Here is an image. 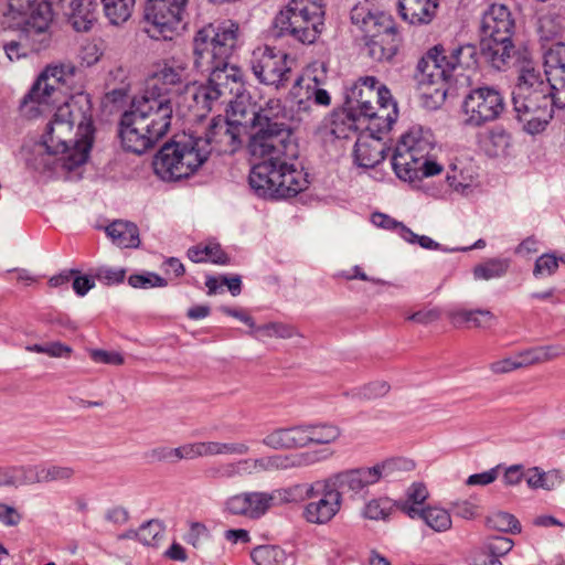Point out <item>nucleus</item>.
Wrapping results in <instances>:
<instances>
[{
	"label": "nucleus",
	"instance_id": "23",
	"mask_svg": "<svg viewBox=\"0 0 565 565\" xmlns=\"http://www.w3.org/2000/svg\"><path fill=\"white\" fill-rule=\"evenodd\" d=\"M446 317L455 329L488 330L497 323L495 315L482 308L455 306L446 310Z\"/></svg>",
	"mask_w": 565,
	"mask_h": 565
},
{
	"label": "nucleus",
	"instance_id": "10",
	"mask_svg": "<svg viewBox=\"0 0 565 565\" xmlns=\"http://www.w3.org/2000/svg\"><path fill=\"white\" fill-rule=\"evenodd\" d=\"M322 14L319 0H291L285 10V31L303 44L313 43Z\"/></svg>",
	"mask_w": 565,
	"mask_h": 565
},
{
	"label": "nucleus",
	"instance_id": "29",
	"mask_svg": "<svg viewBox=\"0 0 565 565\" xmlns=\"http://www.w3.org/2000/svg\"><path fill=\"white\" fill-rule=\"evenodd\" d=\"M439 0H399L398 11L401 18L411 25L422 26L433 22L436 18Z\"/></svg>",
	"mask_w": 565,
	"mask_h": 565
},
{
	"label": "nucleus",
	"instance_id": "30",
	"mask_svg": "<svg viewBox=\"0 0 565 565\" xmlns=\"http://www.w3.org/2000/svg\"><path fill=\"white\" fill-rule=\"evenodd\" d=\"M126 270L122 268L100 267L88 275H82L77 269L63 270L52 276L47 282H94L95 280L106 282H124Z\"/></svg>",
	"mask_w": 565,
	"mask_h": 565
},
{
	"label": "nucleus",
	"instance_id": "50",
	"mask_svg": "<svg viewBox=\"0 0 565 565\" xmlns=\"http://www.w3.org/2000/svg\"><path fill=\"white\" fill-rule=\"evenodd\" d=\"M255 565H281L282 548L278 545H259L250 552Z\"/></svg>",
	"mask_w": 565,
	"mask_h": 565
},
{
	"label": "nucleus",
	"instance_id": "13",
	"mask_svg": "<svg viewBox=\"0 0 565 565\" xmlns=\"http://www.w3.org/2000/svg\"><path fill=\"white\" fill-rule=\"evenodd\" d=\"M318 495H320L318 500L305 505L302 516L308 523L322 525L329 523L339 513L343 499L340 488L331 476L318 480Z\"/></svg>",
	"mask_w": 565,
	"mask_h": 565
},
{
	"label": "nucleus",
	"instance_id": "2",
	"mask_svg": "<svg viewBox=\"0 0 565 565\" xmlns=\"http://www.w3.org/2000/svg\"><path fill=\"white\" fill-rule=\"evenodd\" d=\"M282 104L279 98L269 99L256 118V122L247 129V148L253 157L266 158L254 164L248 177L254 192L265 200L282 199V159L278 146L282 145Z\"/></svg>",
	"mask_w": 565,
	"mask_h": 565
},
{
	"label": "nucleus",
	"instance_id": "17",
	"mask_svg": "<svg viewBox=\"0 0 565 565\" xmlns=\"http://www.w3.org/2000/svg\"><path fill=\"white\" fill-rule=\"evenodd\" d=\"M250 66L260 83L279 87L282 82V55L275 47H256L252 53Z\"/></svg>",
	"mask_w": 565,
	"mask_h": 565
},
{
	"label": "nucleus",
	"instance_id": "8",
	"mask_svg": "<svg viewBox=\"0 0 565 565\" xmlns=\"http://www.w3.org/2000/svg\"><path fill=\"white\" fill-rule=\"evenodd\" d=\"M126 113L140 124V129L151 131L153 136L162 139L171 126L173 108L170 97L145 92L141 97L132 100Z\"/></svg>",
	"mask_w": 565,
	"mask_h": 565
},
{
	"label": "nucleus",
	"instance_id": "20",
	"mask_svg": "<svg viewBox=\"0 0 565 565\" xmlns=\"http://www.w3.org/2000/svg\"><path fill=\"white\" fill-rule=\"evenodd\" d=\"M513 107L516 113L518 120L522 124L523 129L531 135L542 131L552 118L553 98H545V102H534L529 99L524 105L518 103V99H512Z\"/></svg>",
	"mask_w": 565,
	"mask_h": 565
},
{
	"label": "nucleus",
	"instance_id": "54",
	"mask_svg": "<svg viewBox=\"0 0 565 565\" xmlns=\"http://www.w3.org/2000/svg\"><path fill=\"white\" fill-rule=\"evenodd\" d=\"M508 268V262L491 259L475 268V277L480 280L499 279L507 273Z\"/></svg>",
	"mask_w": 565,
	"mask_h": 565
},
{
	"label": "nucleus",
	"instance_id": "26",
	"mask_svg": "<svg viewBox=\"0 0 565 565\" xmlns=\"http://www.w3.org/2000/svg\"><path fill=\"white\" fill-rule=\"evenodd\" d=\"M298 156L297 139L285 140V157L294 160L291 163L285 161V199L296 196L309 185L308 175L303 171L302 163L298 161Z\"/></svg>",
	"mask_w": 565,
	"mask_h": 565
},
{
	"label": "nucleus",
	"instance_id": "36",
	"mask_svg": "<svg viewBox=\"0 0 565 565\" xmlns=\"http://www.w3.org/2000/svg\"><path fill=\"white\" fill-rule=\"evenodd\" d=\"M564 475L559 469L544 471L540 467H531L525 471V482L532 490L551 491L563 484Z\"/></svg>",
	"mask_w": 565,
	"mask_h": 565
},
{
	"label": "nucleus",
	"instance_id": "64",
	"mask_svg": "<svg viewBox=\"0 0 565 565\" xmlns=\"http://www.w3.org/2000/svg\"><path fill=\"white\" fill-rule=\"evenodd\" d=\"M102 55L103 52L96 43H86L79 52L81 64L87 67L93 66L100 60Z\"/></svg>",
	"mask_w": 565,
	"mask_h": 565
},
{
	"label": "nucleus",
	"instance_id": "14",
	"mask_svg": "<svg viewBox=\"0 0 565 565\" xmlns=\"http://www.w3.org/2000/svg\"><path fill=\"white\" fill-rule=\"evenodd\" d=\"M186 81L185 64L173 57L157 65L156 71L147 79L145 92L169 97V94L180 92L186 86Z\"/></svg>",
	"mask_w": 565,
	"mask_h": 565
},
{
	"label": "nucleus",
	"instance_id": "32",
	"mask_svg": "<svg viewBox=\"0 0 565 565\" xmlns=\"http://www.w3.org/2000/svg\"><path fill=\"white\" fill-rule=\"evenodd\" d=\"M563 355H565V347L562 344L537 345L516 352L521 369L547 363Z\"/></svg>",
	"mask_w": 565,
	"mask_h": 565
},
{
	"label": "nucleus",
	"instance_id": "47",
	"mask_svg": "<svg viewBox=\"0 0 565 565\" xmlns=\"http://www.w3.org/2000/svg\"><path fill=\"white\" fill-rule=\"evenodd\" d=\"M429 492L425 483L413 482L405 492V499L396 501V508L406 514V507L412 509H420L428 499Z\"/></svg>",
	"mask_w": 565,
	"mask_h": 565
},
{
	"label": "nucleus",
	"instance_id": "60",
	"mask_svg": "<svg viewBox=\"0 0 565 565\" xmlns=\"http://www.w3.org/2000/svg\"><path fill=\"white\" fill-rule=\"evenodd\" d=\"M470 565H503L500 559H498L492 552L489 551V547L486 543L481 546L476 547L471 551L469 556Z\"/></svg>",
	"mask_w": 565,
	"mask_h": 565
},
{
	"label": "nucleus",
	"instance_id": "57",
	"mask_svg": "<svg viewBox=\"0 0 565 565\" xmlns=\"http://www.w3.org/2000/svg\"><path fill=\"white\" fill-rule=\"evenodd\" d=\"M310 444L308 425L285 428V448H299Z\"/></svg>",
	"mask_w": 565,
	"mask_h": 565
},
{
	"label": "nucleus",
	"instance_id": "7",
	"mask_svg": "<svg viewBox=\"0 0 565 565\" xmlns=\"http://www.w3.org/2000/svg\"><path fill=\"white\" fill-rule=\"evenodd\" d=\"M207 160V149L193 136H175L153 158L154 173L163 181L189 178Z\"/></svg>",
	"mask_w": 565,
	"mask_h": 565
},
{
	"label": "nucleus",
	"instance_id": "58",
	"mask_svg": "<svg viewBox=\"0 0 565 565\" xmlns=\"http://www.w3.org/2000/svg\"><path fill=\"white\" fill-rule=\"evenodd\" d=\"M42 483L68 481L75 473L74 469L67 466L42 463Z\"/></svg>",
	"mask_w": 565,
	"mask_h": 565
},
{
	"label": "nucleus",
	"instance_id": "63",
	"mask_svg": "<svg viewBox=\"0 0 565 565\" xmlns=\"http://www.w3.org/2000/svg\"><path fill=\"white\" fill-rule=\"evenodd\" d=\"M516 353L512 356H505L489 364V370L494 375H502L520 370Z\"/></svg>",
	"mask_w": 565,
	"mask_h": 565
},
{
	"label": "nucleus",
	"instance_id": "27",
	"mask_svg": "<svg viewBox=\"0 0 565 565\" xmlns=\"http://www.w3.org/2000/svg\"><path fill=\"white\" fill-rule=\"evenodd\" d=\"M222 105L228 106L226 118L239 126L244 132H247L249 126L256 122V117H260V113L264 109V107L256 109L249 103V97L244 94V85L239 89L238 95L224 98Z\"/></svg>",
	"mask_w": 565,
	"mask_h": 565
},
{
	"label": "nucleus",
	"instance_id": "21",
	"mask_svg": "<svg viewBox=\"0 0 565 565\" xmlns=\"http://www.w3.org/2000/svg\"><path fill=\"white\" fill-rule=\"evenodd\" d=\"M140 124L126 111L122 114L119 122V139L121 147L125 151L142 154L152 149L160 140L153 136L151 131L147 132L146 129H140Z\"/></svg>",
	"mask_w": 565,
	"mask_h": 565
},
{
	"label": "nucleus",
	"instance_id": "12",
	"mask_svg": "<svg viewBox=\"0 0 565 565\" xmlns=\"http://www.w3.org/2000/svg\"><path fill=\"white\" fill-rule=\"evenodd\" d=\"M462 110L467 125L481 126L499 117L503 110V98L493 88H477L465 98Z\"/></svg>",
	"mask_w": 565,
	"mask_h": 565
},
{
	"label": "nucleus",
	"instance_id": "48",
	"mask_svg": "<svg viewBox=\"0 0 565 565\" xmlns=\"http://www.w3.org/2000/svg\"><path fill=\"white\" fill-rule=\"evenodd\" d=\"M486 524L489 529L505 533H520L521 524L511 513L498 511L487 516Z\"/></svg>",
	"mask_w": 565,
	"mask_h": 565
},
{
	"label": "nucleus",
	"instance_id": "38",
	"mask_svg": "<svg viewBox=\"0 0 565 565\" xmlns=\"http://www.w3.org/2000/svg\"><path fill=\"white\" fill-rule=\"evenodd\" d=\"M74 9L73 13L70 12L66 15L70 24L77 32H88L97 21V2L95 0H81Z\"/></svg>",
	"mask_w": 565,
	"mask_h": 565
},
{
	"label": "nucleus",
	"instance_id": "56",
	"mask_svg": "<svg viewBox=\"0 0 565 565\" xmlns=\"http://www.w3.org/2000/svg\"><path fill=\"white\" fill-rule=\"evenodd\" d=\"M563 26L557 17L545 14L539 19L537 32L542 41H551L562 33Z\"/></svg>",
	"mask_w": 565,
	"mask_h": 565
},
{
	"label": "nucleus",
	"instance_id": "37",
	"mask_svg": "<svg viewBox=\"0 0 565 565\" xmlns=\"http://www.w3.org/2000/svg\"><path fill=\"white\" fill-rule=\"evenodd\" d=\"M439 60L433 55H425L418 63L419 81L420 83L436 86V93L445 96V83L448 79L446 71L438 66Z\"/></svg>",
	"mask_w": 565,
	"mask_h": 565
},
{
	"label": "nucleus",
	"instance_id": "59",
	"mask_svg": "<svg viewBox=\"0 0 565 565\" xmlns=\"http://www.w3.org/2000/svg\"><path fill=\"white\" fill-rule=\"evenodd\" d=\"M388 391L390 385L385 381H375L355 390L353 396L359 399L371 401L385 396Z\"/></svg>",
	"mask_w": 565,
	"mask_h": 565
},
{
	"label": "nucleus",
	"instance_id": "44",
	"mask_svg": "<svg viewBox=\"0 0 565 565\" xmlns=\"http://www.w3.org/2000/svg\"><path fill=\"white\" fill-rule=\"evenodd\" d=\"M188 257L193 263L211 262L214 264H225L227 262L226 254L218 244L210 243L206 245H196L188 250Z\"/></svg>",
	"mask_w": 565,
	"mask_h": 565
},
{
	"label": "nucleus",
	"instance_id": "51",
	"mask_svg": "<svg viewBox=\"0 0 565 565\" xmlns=\"http://www.w3.org/2000/svg\"><path fill=\"white\" fill-rule=\"evenodd\" d=\"M450 56L455 72L459 70H473L477 66V49L475 45L458 46L450 53Z\"/></svg>",
	"mask_w": 565,
	"mask_h": 565
},
{
	"label": "nucleus",
	"instance_id": "28",
	"mask_svg": "<svg viewBox=\"0 0 565 565\" xmlns=\"http://www.w3.org/2000/svg\"><path fill=\"white\" fill-rule=\"evenodd\" d=\"M359 136L354 147L355 162L363 168H373L384 159L385 145L375 134V130L367 129Z\"/></svg>",
	"mask_w": 565,
	"mask_h": 565
},
{
	"label": "nucleus",
	"instance_id": "16",
	"mask_svg": "<svg viewBox=\"0 0 565 565\" xmlns=\"http://www.w3.org/2000/svg\"><path fill=\"white\" fill-rule=\"evenodd\" d=\"M276 493L279 491H244L233 494L225 501V511L248 520H259L273 507Z\"/></svg>",
	"mask_w": 565,
	"mask_h": 565
},
{
	"label": "nucleus",
	"instance_id": "5",
	"mask_svg": "<svg viewBox=\"0 0 565 565\" xmlns=\"http://www.w3.org/2000/svg\"><path fill=\"white\" fill-rule=\"evenodd\" d=\"M435 139L429 129L414 126L405 132L396 145L392 164L398 179L413 183L420 177L431 178L440 174L444 167L429 159Z\"/></svg>",
	"mask_w": 565,
	"mask_h": 565
},
{
	"label": "nucleus",
	"instance_id": "61",
	"mask_svg": "<svg viewBox=\"0 0 565 565\" xmlns=\"http://www.w3.org/2000/svg\"><path fill=\"white\" fill-rule=\"evenodd\" d=\"M558 268V259L552 254H544L536 259L534 275L545 278L551 276Z\"/></svg>",
	"mask_w": 565,
	"mask_h": 565
},
{
	"label": "nucleus",
	"instance_id": "15",
	"mask_svg": "<svg viewBox=\"0 0 565 565\" xmlns=\"http://www.w3.org/2000/svg\"><path fill=\"white\" fill-rule=\"evenodd\" d=\"M244 131L239 126L233 124L225 117H215L205 137H195L200 143H204L207 149V157L212 151L221 153H233L242 145V135Z\"/></svg>",
	"mask_w": 565,
	"mask_h": 565
},
{
	"label": "nucleus",
	"instance_id": "18",
	"mask_svg": "<svg viewBox=\"0 0 565 565\" xmlns=\"http://www.w3.org/2000/svg\"><path fill=\"white\" fill-rule=\"evenodd\" d=\"M75 66L60 65L46 67L38 77L36 82L31 87L30 92L23 97L22 106L29 103L38 105L49 104L50 98L56 92V84L65 82L66 75H73Z\"/></svg>",
	"mask_w": 565,
	"mask_h": 565
},
{
	"label": "nucleus",
	"instance_id": "41",
	"mask_svg": "<svg viewBox=\"0 0 565 565\" xmlns=\"http://www.w3.org/2000/svg\"><path fill=\"white\" fill-rule=\"evenodd\" d=\"M376 472L381 481L392 482L398 480L404 473L412 471L415 463L411 459L394 457L375 463Z\"/></svg>",
	"mask_w": 565,
	"mask_h": 565
},
{
	"label": "nucleus",
	"instance_id": "9",
	"mask_svg": "<svg viewBox=\"0 0 565 565\" xmlns=\"http://www.w3.org/2000/svg\"><path fill=\"white\" fill-rule=\"evenodd\" d=\"M145 32L153 40H172L182 29L188 0H150Z\"/></svg>",
	"mask_w": 565,
	"mask_h": 565
},
{
	"label": "nucleus",
	"instance_id": "6",
	"mask_svg": "<svg viewBox=\"0 0 565 565\" xmlns=\"http://www.w3.org/2000/svg\"><path fill=\"white\" fill-rule=\"evenodd\" d=\"M515 19L511 10L501 3L491 4L482 14L480 51L495 70L508 67L515 54L512 41Z\"/></svg>",
	"mask_w": 565,
	"mask_h": 565
},
{
	"label": "nucleus",
	"instance_id": "25",
	"mask_svg": "<svg viewBox=\"0 0 565 565\" xmlns=\"http://www.w3.org/2000/svg\"><path fill=\"white\" fill-rule=\"evenodd\" d=\"M351 19L364 33V40L383 38L387 33L397 34L392 17L384 12H369L364 8H354Z\"/></svg>",
	"mask_w": 565,
	"mask_h": 565
},
{
	"label": "nucleus",
	"instance_id": "52",
	"mask_svg": "<svg viewBox=\"0 0 565 565\" xmlns=\"http://www.w3.org/2000/svg\"><path fill=\"white\" fill-rule=\"evenodd\" d=\"M138 541L147 546H158L164 536V526L158 520H150L137 530Z\"/></svg>",
	"mask_w": 565,
	"mask_h": 565
},
{
	"label": "nucleus",
	"instance_id": "43",
	"mask_svg": "<svg viewBox=\"0 0 565 565\" xmlns=\"http://www.w3.org/2000/svg\"><path fill=\"white\" fill-rule=\"evenodd\" d=\"M103 12L113 25H121L131 17L135 0H100Z\"/></svg>",
	"mask_w": 565,
	"mask_h": 565
},
{
	"label": "nucleus",
	"instance_id": "34",
	"mask_svg": "<svg viewBox=\"0 0 565 565\" xmlns=\"http://www.w3.org/2000/svg\"><path fill=\"white\" fill-rule=\"evenodd\" d=\"M406 515L413 520H423L435 532H446L451 527V516L445 509L438 507H426L412 509L406 507Z\"/></svg>",
	"mask_w": 565,
	"mask_h": 565
},
{
	"label": "nucleus",
	"instance_id": "49",
	"mask_svg": "<svg viewBox=\"0 0 565 565\" xmlns=\"http://www.w3.org/2000/svg\"><path fill=\"white\" fill-rule=\"evenodd\" d=\"M317 490L318 480L312 483H289L287 487H285V503H299L308 499H313L317 497Z\"/></svg>",
	"mask_w": 565,
	"mask_h": 565
},
{
	"label": "nucleus",
	"instance_id": "42",
	"mask_svg": "<svg viewBox=\"0 0 565 565\" xmlns=\"http://www.w3.org/2000/svg\"><path fill=\"white\" fill-rule=\"evenodd\" d=\"M9 487L42 483V463L25 466H7Z\"/></svg>",
	"mask_w": 565,
	"mask_h": 565
},
{
	"label": "nucleus",
	"instance_id": "22",
	"mask_svg": "<svg viewBox=\"0 0 565 565\" xmlns=\"http://www.w3.org/2000/svg\"><path fill=\"white\" fill-rule=\"evenodd\" d=\"M545 98L554 99L552 83L544 82L539 72L533 68H523L519 75L518 84L513 90L512 99H518L522 106L524 102H545Z\"/></svg>",
	"mask_w": 565,
	"mask_h": 565
},
{
	"label": "nucleus",
	"instance_id": "53",
	"mask_svg": "<svg viewBox=\"0 0 565 565\" xmlns=\"http://www.w3.org/2000/svg\"><path fill=\"white\" fill-rule=\"evenodd\" d=\"M310 444L327 445L335 441L340 435L341 429L332 424H317L308 425Z\"/></svg>",
	"mask_w": 565,
	"mask_h": 565
},
{
	"label": "nucleus",
	"instance_id": "35",
	"mask_svg": "<svg viewBox=\"0 0 565 565\" xmlns=\"http://www.w3.org/2000/svg\"><path fill=\"white\" fill-rule=\"evenodd\" d=\"M106 233L121 248H136L140 245L139 230L135 223L116 220L106 227Z\"/></svg>",
	"mask_w": 565,
	"mask_h": 565
},
{
	"label": "nucleus",
	"instance_id": "40",
	"mask_svg": "<svg viewBox=\"0 0 565 565\" xmlns=\"http://www.w3.org/2000/svg\"><path fill=\"white\" fill-rule=\"evenodd\" d=\"M367 55L376 62H387L393 58L397 52V34L387 33V35L377 39L365 40Z\"/></svg>",
	"mask_w": 565,
	"mask_h": 565
},
{
	"label": "nucleus",
	"instance_id": "39",
	"mask_svg": "<svg viewBox=\"0 0 565 565\" xmlns=\"http://www.w3.org/2000/svg\"><path fill=\"white\" fill-rule=\"evenodd\" d=\"M12 29H19L20 35L19 41H10L4 44V51L10 61L19 60L21 56H24L26 53L25 51H22L23 46L30 45L31 50L33 51H40L41 49L45 47L49 41V38L46 36L44 41L43 36H40L35 32H31L28 38L25 36V32L23 26H11Z\"/></svg>",
	"mask_w": 565,
	"mask_h": 565
},
{
	"label": "nucleus",
	"instance_id": "46",
	"mask_svg": "<svg viewBox=\"0 0 565 565\" xmlns=\"http://www.w3.org/2000/svg\"><path fill=\"white\" fill-rule=\"evenodd\" d=\"M396 508V501L387 497L374 498L367 501L363 508V516L369 520H387Z\"/></svg>",
	"mask_w": 565,
	"mask_h": 565
},
{
	"label": "nucleus",
	"instance_id": "31",
	"mask_svg": "<svg viewBox=\"0 0 565 565\" xmlns=\"http://www.w3.org/2000/svg\"><path fill=\"white\" fill-rule=\"evenodd\" d=\"M375 465L372 467H361L356 469H349L331 477L340 488L348 491L359 493L367 487L374 486L380 482Z\"/></svg>",
	"mask_w": 565,
	"mask_h": 565
},
{
	"label": "nucleus",
	"instance_id": "19",
	"mask_svg": "<svg viewBox=\"0 0 565 565\" xmlns=\"http://www.w3.org/2000/svg\"><path fill=\"white\" fill-rule=\"evenodd\" d=\"M543 58L546 78L554 89V103L565 108V43H553L545 49Z\"/></svg>",
	"mask_w": 565,
	"mask_h": 565
},
{
	"label": "nucleus",
	"instance_id": "33",
	"mask_svg": "<svg viewBox=\"0 0 565 565\" xmlns=\"http://www.w3.org/2000/svg\"><path fill=\"white\" fill-rule=\"evenodd\" d=\"M476 174L471 167L458 161L449 164L446 171V182L448 186L456 193L468 194L476 185Z\"/></svg>",
	"mask_w": 565,
	"mask_h": 565
},
{
	"label": "nucleus",
	"instance_id": "24",
	"mask_svg": "<svg viewBox=\"0 0 565 565\" xmlns=\"http://www.w3.org/2000/svg\"><path fill=\"white\" fill-rule=\"evenodd\" d=\"M310 109V90L294 84L285 104V132L288 134V137L298 131L307 121Z\"/></svg>",
	"mask_w": 565,
	"mask_h": 565
},
{
	"label": "nucleus",
	"instance_id": "62",
	"mask_svg": "<svg viewBox=\"0 0 565 565\" xmlns=\"http://www.w3.org/2000/svg\"><path fill=\"white\" fill-rule=\"evenodd\" d=\"M484 543L489 547V551L492 552V554H494V556H497L498 559L505 556L513 548L514 545L511 539L504 536H492L488 539Z\"/></svg>",
	"mask_w": 565,
	"mask_h": 565
},
{
	"label": "nucleus",
	"instance_id": "4",
	"mask_svg": "<svg viewBox=\"0 0 565 565\" xmlns=\"http://www.w3.org/2000/svg\"><path fill=\"white\" fill-rule=\"evenodd\" d=\"M374 76L359 78L345 94L348 113L333 121L332 132L338 138H349V131H356L367 122L365 129L385 132L397 119V105L391 92L383 85L376 86Z\"/></svg>",
	"mask_w": 565,
	"mask_h": 565
},
{
	"label": "nucleus",
	"instance_id": "45",
	"mask_svg": "<svg viewBox=\"0 0 565 565\" xmlns=\"http://www.w3.org/2000/svg\"><path fill=\"white\" fill-rule=\"evenodd\" d=\"M297 87H301L302 89L310 90V105L312 104V99L315 103L322 106H328L330 104V96L328 92L323 88H320V83L310 71H307L301 76L297 77L295 81Z\"/></svg>",
	"mask_w": 565,
	"mask_h": 565
},
{
	"label": "nucleus",
	"instance_id": "11",
	"mask_svg": "<svg viewBox=\"0 0 565 565\" xmlns=\"http://www.w3.org/2000/svg\"><path fill=\"white\" fill-rule=\"evenodd\" d=\"M3 23L8 26H23L25 36L31 32L46 38L52 21L51 4L39 0H8V10Z\"/></svg>",
	"mask_w": 565,
	"mask_h": 565
},
{
	"label": "nucleus",
	"instance_id": "55",
	"mask_svg": "<svg viewBox=\"0 0 565 565\" xmlns=\"http://www.w3.org/2000/svg\"><path fill=\"white\" fill-rule=\"evenodd\" d=\"M330 456L331 452H328L327 450L303 451L294 455H285V468L310 466Z\"/></svg>",
	"mask_w": 565,
	"mask_h": 565
},
{
	"label": "nucleus",
	"instance_id": "1",
	"mask_svg": "<svg viewBox=\"0 0 565 565\" xmlns=\"http://www.w3.org/2000/svg\"><path fill=\"white\" fill-rule=\"evenodd\" d=\"M238 23L227 20L216 25L207 24L193 38V65L201 73H209L207 83L198 87H186L193 104L190 107L196 117H204L214 105L224 98L239 94L243 73L230 63L242 44Z\"/></svg>",
	"mask_w": 565,
	"mask_h": 565
},
{
	"label": "nucleus",
	"instance_id": "3",
	"mask_svg": "<svg viewBox=\"0 0 565 565\" xmlns=\"http://www.w3.org/2000/svg\"><path fill=\"white\" fill-rule=\"evenodd\" d=\"M93 135L89 98L81 93L57 107L42 139L47 152L61 153L62 167L71 171L87 161Z\"/></svg>",
	"mask_w": 565,
	"mask_h": 565
}]
</instances>
